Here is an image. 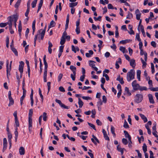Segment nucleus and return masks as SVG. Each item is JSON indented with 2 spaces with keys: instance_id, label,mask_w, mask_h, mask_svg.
<instances>
[{
  "instance_id": "obj_8",
  "label": "nucleus",
  "mask_w": 158,
  "mask_h": 158,
  "mask_svg": "<svg viewBox=\"0 0 158 158\" xmlns=\"http://www.w3.org/2000/svg\"><path fill=\"white\" fill-rule=\"evenodd\" d=\"M149 102L150 103L154 104L155 103L153 99V97L152 95L151 94H149L148 95Z\"/></svg>"
},
{
  "instance_id": "obj_47",
  "label": "nucleus",
  "mask_w": 158,
  "mask_h": 158,
  "mask_svg": "<svg viewBox=\"0 0 158 158\" xmlns=\"http://www.w3.org/2000/svg\"><path fill=\"white\" fill-rule=\"evenodd\" d=\"M88 124L90 127L92 128L94 130H96V129L95 127V126L94 124L89 122L88 123Z\"/></svg>"
},
{
  "instance_id": "obj_38",
  "label": "nucleus",
  "mask_w": 158,
  "mask_h": 158,
  "mask_svg": "<svg viewBox=\"0 0 158 158\" xmlns=\"http://www.w3.org/2000/svg\"><path fill=\"white\" fill-rule=\"evenodd\" d=\"M8 24V22L0 23V27H6Z\"/></svg>"
},
{
  "instance_id": "obj_4",
  "label": "nucleus",
  "mask_w": 158,
  "mask_h": 158,
  "mask_svg": "<svg viewBox=\"0 0 158 158\" xmlns=\"http://www.w3.org/2000/svg\"><path fill=\"white\" fill-rule=\"evenodd\" d=\"M46 26V25L44 30L41 29L38 31V32L40 33L41 39L42 40L43 39L44 35L45 32Z\"/></svg>"
},
{
  "instance_id": "obj_45",
  "label": "nucleus",
  "mask_w": 158,
  "mask_h": 158,
  "mask_svg": "<svg viewBox=\"0 0 158 158\" xmlns=\"http://www.w3.org/2000/svg\"><path fill=\"white\" fill-rule=\"evenodd\" d=\"M7 135L8 141L11 140V139L12 138V135L11 133L9 132L7 133Z\"/></svg>"
},
{
  "instance_id": "obj_16",
  "label": "nucleus",
  "mask_w": 158,
  "mask_h": 158,
  "mask_svg": "<svg viewBox=\"0 0 158 158\" xmlns=\"http://www.w3.org/2000/svg\"><path fill=\"white\" fill-rule=\"evenodd\" d=\"M139 115L141 118L143 120L144 123H146L148 121L147 118L143 114H139Z\"/></svg>"
},
{
  "instance_id": "obj_17",
  "label": "nucleus",
  "mask_w": 158,
  "mask_h": 158,
  "mask_svg": "<svg viewBox=\"0 0 158 158\" xmlns=\"http://www.w3.org/2000/svg\"><path fill=\"white\" fill-rule=\"evenodd\" d=\"M124 133L125 134V137L126 138H128L129 139H131V136L129 135L128 132L126 131H124Z\"/></svg>"
},
{
  "instance_id": "obj_33",
  "label": "nucleus",
  "mask_w": 158,
  "mask_h": 158,
  "mask_svg": "<svg viewBox=\"0 0 158 158\" xmlns=\"http://www.w3.org/2000/svg\"><path fill=\"white\" fill-rule=\"evenodd\" d=\"M139 89L141 91H143V90H147V88L145 86H141L139 85Z\"/></svg>"
},
{
  "instance_id": "obj_49",
  "label": "nucleus",
  "mask_w": 158,
  "mask_h": 158,
  "mask_svg": "<svg viewBox=\"0 0 158 158\" xmlns=\"http://www.w3.org/2000/svg\"><path fill=\"white\" fill-rule=\"evenodd\" d=\"M15 123L16 125V127H19V122L18 120V118H15Z\"/></svg>"
},
{
  "instance_id": "obj_6",
  "label": "nucleus",
  "mask_w": 158,
  "mask_h": 158,
  "mask_svg": "<svg viewBox=\"0 0 158 158\" xmlns=\"http://www.w3.org/2000/svg\"><path fill=\"white\" fill-rule=\"evenodd\" d=\"M24 63L23 61H21L19 62V70L20 73H22L23 72V67Z\"/></svg>"
},
{
  "instance_id": "obj_23",
  "label": "nucleus",
  "mask_w": 158,
  "mask_h": 158,
  "mask_svg": "<svg viewBox=\"0 0 158 158\" xmlns=\"http://www.w3.org/2000/svg\"><path fill=\"white\" fill-rule=\"evenodd\" d=\"M129 27H129V29L130 30V31H129L128 33L130 34H135V32L134 31L132 30V26L130 24L129 25H128Z\"/></svg>"
},
{
  "instance_id": "obj_30",
  "label": "nucleus",
  "mask_w": 158,
  "mask_h": 158,
  "mask_svg": "<svg viewBox=\"0 0 158 158\" xmlns=\"http://www.w3.org/2000/svg\"><path fill=\"white\" fill-rule=\"evenodd\" d=\"M69 19L67 18L65 26V30H66L68 27L69 23Z\"/></svg>"
},
{
  "instance_id": "obj_9",
  "label": "nucleus",
  "mask_w": 158,
  "mask_h": 158,
  "mask_svg": "<svg viewBox=\"0 0 158 158\" xmlns=\"http://www.w3.org/2000/svg\"><path fill=\"white\" fill-rule=\"evenodd\" d=\"M48 51L50 54H51L52 52V49L51 48L52 47V44L49 41L48 42Z\"/></svg>"
},
{
  "instance_id": "obj_50",
  "label": "nucleus",
  "mask_w": 158,
  "mask_h": 158,
  "mask_svg": "<svg viewBox=\"0 0 158 158\" xmlns=\"http://www.w3.org/2000/svg\"><path fill=\"white\" fill-rule=\"evenodd\" d=\"M47 73H44V82H46L47 81Z\"/></svg>"
},
{
  "instance_id": "obj_35",
  "label": "nucleus",
  "mask_w": 158,
  "mask_h": 158,
  "mask_svg": "<svg viewBox=\"0 0 158 158\" xmlns=\"http://www.w3.org/2000/svg\"><path fill=\"white\" fill-rule=\"evenodd\" d=\"M28 123H29V127H32V118H28Z\"/></svg>"
},
{
  "instance_id": "obj_61",
  "label": "nucleus",
  "mask_w": 158,
  "mask_h": 158,
  "mask_svg": "<svg viewBox=\"0 0 158 158\" xmlns=\"http://www.w3.org/2000/svg\"><path fill=\"white\" fill-rule=\"evenodd\" d=\"M75 76L76 75L73 74H71L70 75L71 78L72 79V80L74 81L75 80Z\"/></svg>"
},
{
  "instance_id": "obj_28",
  "label": "nucleus",
  "mask_w": 158,
  "mask_h": 158,
  "mask_svg": "<svg viewBox=\"0 0 158 158\" xmlns=\"http://www.w3.org/2000/svg\"><path fill=\"white\" fill-rule=\"evenodd\" d=\"M128 15L126 17L127 19H131V18H132L133 17V15L132 13H130V12L128 11Z\"/></svg>"
},
{
  "instance_id": "obj_60",
  "label": "nucleus",
  "mask_w": 158,
  "mask_h": 158,
  "mask_svg": "<svg viewBox=\"0 0 158 158\" xmlns=\"http://www.w3.org/2000/svg\"><path fill=\"white\" fill-rule=\"evenodd\" d=\"M128 140H129V144L128 145V146L129 148H131L132 147L131 144L132 143V142L131 141V139L130 140L129 139Z\"/></svg>"
},
{
  "instance_id": "obj_5",
  "label": "nucleus",
  "mask_w": 158,
  "mask_h": 158,
  "mask_svg": "<svg viewBox=\"0 0 158 158\" xmlns=\"http://www.w3.org/2000/svg\"><path fill=\"white\" fill-rule=\"evenodd\" d=\"M132 85L133 89L135 90H138L139 89V84L136 83V80L133 81L132 83Z\"/></svg>"
},
{
  "instance_id": "obj_22",
  "label": "nucleus",
  "mask_w": 158,
  "mask_h": 158,
  "mask_svg": "<svg viewBox=\"0 0 158 158\" xmlns=\"http://www.w3.org/2000/svg\"><path fill=\"white\" fill-rule=\"evenodd\" d=\"M78 104L79 105V107L80 108H81L84 104L83 102L80 98H78Z\"/></svg>"
},
{
  "instance_id": "obj_39",
  "label": "nucleus",
  "mask_w": 158,
  "mask_h": 158,
  "mask_svg": "<svg viewBox=\"0 0 158 158\" xmlns=\"http://www.w3.org/2000/svg\"><path fill=\"white\" fill-rule=\"evenodd\" d=\"M143 150L144 153L147 151V146L146 144L144 143L143 146Z\"/></svg>"
},
{
  "instance_id": "obj_41",
  "label": "nucleus",
  "mask_w": 158,
  "mask_h": 158,
  "mask_svg": "<svg viewBox=\"0 0 158 158\" xmlns=\"http://www.w3.org/2000/svg\"><path fill=\"white\" fill-rule=\"evenodd\" d=\"M14 22L15 23V27H16V23L17 22V19H18V18L16 16V15H14Z\"/></svg>"
},
{
  "instance_id": "obj_54",
  "label": "nucleus",
  "mask_w": 158,
  "mask_h": 158,
  "mask_svg": "<svg viewBox=\"0 0 158 158\" xmlns=\"http://www.w3.org/2000/svg\"><path fill=\"white\" fill-rule=\"evenodd\" d=\"M22 30V27H18V31L19 36L20 37L21 35V31Z\"/></svg>"
},
{
  "instance_id": "obj_42",
  "label": "nucleus",
  "mask_w": 158,
  "mask_h": 158,
  "mask_svg": "<svg viewBox=\"0 0 158 158\" xmlns=\"http://www.w3.org/2000/svg\"><path fill=\"white\" fill-rule=\"evenodd\" d=\"M39 93L40 97V98H41V99H42V102H43V96L41 93V91L40 88H39Z\"/></svg>"
},
{
  "instance_id": "obj_59",
  "label": "nucleus",
  "mask_w": 158,
  "mask_h": 158,
  "mask_svg": "<svg viewBox=\"0 0 158 158\" xmlns=\"http://www.w3.org/2000/svg\"><path fill=\"white\" fill-rule=\"evenodd\" d=\"M103 76L105 77L106 81H108L109 80V78L108 75L106 73H103Z\"/></svg>"
},
{
  "instance_id": "obj_15",
  "label": "nucleus",
  "mask_w": 158,
  "mask_h": 158,
  "mask_svg": "<svg viewBox=\"0 0 158 158\" xmlns=\"http://www.w3.org/2000/svg\"><path fill=\"white\" fill-rule=\"evenodd\" d=\"M40 35V33H38L37 32V34L35 35L34 40V46H35L36 45V41L37 40V39L38 38L39 39V36Z\"/></svg>"
},
{
  "instance_id": "obj_10",
  "label": "nucleus",
  "mask_w": 158,
  "mask_h": 158,
  "mask_svg": "<svg viewBox=\"0 0 158 158\" xmlns=\"http://www.w3.org/2000/svg\"><path fill=\"white\" fill-rule=\"evenodd\" d=\"M130 65L133 68H134L135 66V60L134 59H131L130 60Z\"/></svg>"
},
{
  "instance_id": "obj_62",
  "label": "nucleus",
  "mask_w": 158,
  "mask_h": 158,
  "mask_svg": "<svg viewBox=\"0 0 158 158\" xmlns=\"http://www.w3.org/2000/svg\"><path fill=\"white\" fill-rule=\"evenodd\" d=\"M136 38L139 41H141V40L140 38L139 35V34L137 33L136 35Z\"/></svg>"
},
{
  "instance_id": "obj_25",
  "label": "nucleus",
  "mask_w": 158,
  "mask_h": 158,
  "mask_svg": "<svg viewBox=\"0 0 158 158\" xmlns=\"http://www.w3.org/2000/svg\"><path fill=\"white\" fill-rule=\"evenodd\" d=\"M111 131L113 135V136L115 137L116 134L115 133V128L113 126H111Z\"/></svg>"
},
{
  "instance_id": "obj_27",
  "label": "nucleus",
  "mask_w": 158,
  "mask_h": 158,
  "mask_svg": "<svg viewBox=\"0 0 158 158\" xmlns=\"http://www.w3.org/2000/svg\"><path fill=\"white\" fill-rule=\"evenodd\" d=\"M65 37H61L60 39V44L61 45H63L65 43Z\"/></svg>"
},
{
  "instance_id": "obj_1",
  "label": "nucleus",
  "mask_w": 158,
  "mask_h": 158,
  "mask_svg": "<svg viewBox=\"0 0 158 158\" xmlns=\"http://www.w3.org/2000/svg\"><path fill=\"white\" fill-rule=\"evenodd\" d=\"M135 71L133 69H131L127 73V80L128 81H130L131 80L135 78Z\"/></svg>"
},
{
  "instance_id": "obj_11",
  "label": "nucleus",
  "mask_w": 158,
  "mask_h": 158,
  "mask_svg": "<svg viewBox=\"0 0 158 158\" xmlns=\"http://www.w3.org/2000/svg\"><path fill=\"white\" fill-rule=\"evenodd\" d=\"M102 132L103 134V135H104V137L105 138V139L107 140H110L109 138V137L108 136V135H107L106 131L104 129H103L102 130Z\"/></svg>"
},
{
  "instance_id": "obj_20",
  "label": "nucleus",
  "mask_w": 158,
  "mask_h": 158,
  "mask_svg": "<svg viewBox=\"0 0 158 158\" xmlns=\"http://www.w3.org/2000/svg\"><path fill=\"white\" fill-rule=\"evenodd\" d=\"M9 100V103L8 104V106H10L13 105L14 103V100L12 98V97L8 98Z\"/></svg>"
},
{
  "instance_id": "obj_64",
  "label": "nucleus",
  "mask_w": 158,
  "mask_h": 158,
  "mask_svg": "<svg viewBox=\"0 0 158 158\" xmlns=\"http://www.w3.org/2000/svg\"><path fill=\"white\" fill-rule=\"evenodd\" d=\"M151 44L153 47L155 48L156 47V44L154 41H152L151 43Z\"/></svg>"
},
{
  "instance_id": "obj_55",
  "label": "nucleus",
  "mask_w": 158,
  "mask_h": 158,
  "mask_svg": "<svg viewBox=\"0 0 158 158\" xmlns=\"http://www.w3.org/2000/svg\"><path fill=\"white\" fill-rule=\"evenodd\" d=\"M117 149L118 152H120L121 150H125L124 148H121L119 145H118L117 147Z\"/></svg>"
},
{
  "instance_id": "obj_14",
  "label": "nucleus",
  "mask_w": 158,
  "mask_h": 158,
  "mask_svg": "<svg viewBox=\"0 0 158 158\" xmlns=\"http://www.w3.org/2000/svg\"><path fill=\"white\" fill-rule=\"evenodd\" d=\"M70 69L72 71L74 74L76 75V67L73 65H71L70 67Z\"/></svg>"
},
{
  "instance_id": "obj_31",
  "label": "nucleus",
  "mask_w": 158,
  "mask_h": 158,
  "mask_svg": "<svg viewBox=\"0 0 158 158\" xmlns=\"http://www.w3.org/2000/svg\"><path fill=\"white\" fill-rule=\"evenodd\" d=\"M77 2H75L74 3H71L69 4V7L71 8H73L75 6H76L77 4Z\"/></svg>"
},
{
  "instance_id": "obj_52",
  "label": "nucleus",
  "mask_w": 158,
  "mask_h": 158,
  "mask_svg": "<svg viewBox=\"0 0 158 158\" xmlns=\"http://www.w3.org/2000/svg\"><path fill=\"white\" fill-rule=\"evenodd\" d=\"M66 136L69 140L72 141H74L75 140V139L73 137H70L68 135H66Z\"/></svg>"
},
{
  "instance_id": "obj_48",
  "label": "nucleus",
  "mask_w": 158,
  "mask_h": 158,
  "mask_svg": "<svg viewBox=\"0 0 158 158\" xmlns=\"http://www.w3.org/2000/svg\"><path fill=\"white\" fill-rule=\"evenodd\" d=\"M99 44H98V46L99 48V51H100L101 48V45L103 43V42L102 40H99Z\"/></svg>"
},
{
  "instance_id": "obj_3",
  "label": "nucleus",
  "mask_w": 158,
  "mask_h": 158,
  "mask_svg": "<svg viewBox=\"0 0 158 158\" xmlns=\"http://www.w3.org/2000/svg\"><path fill=\"white\" fill-rule=\"evenodd\" d=\"M56 102L58 103L61 107H62L64 109H68L69 108L70 106H66L64 104H63L60 100L56 99L55 100Z\"/></svg>"
},
{
  "instance_id": "obj_26",
  "label": "nucleus",
  "mask_w": 158,
  "mask_h": 158,
  "mask_svg": "<svg viewBox=\"0 0 158 158\" xmlns=\"http://www.w3.org/2000/svg\"><path fill=\"white\" fill-rule=\"evenodd\" d=\"M21 0H18L17 2L15 5V7L16 8H18L20 5Z\"/></svg>"
},
{
  "instance_id": "obj_53",
  "label": "nucleus",
  "mask_w": 158,
  "mask_h": 158,
  "mask_svg": "<svg viewBox=\"0 0 158 158\" xmlns=\"http://www.w3.org/2000/svg\"><path fill=\"white\" fill-rule=\"evenodd\" d=\"M47 85L48 87V93L51 89V82H48L47 83Z\"/></svg>"
},
{
  "instance_id": "obj_63",
  "label": "nucleus",
  "mask_w": 158,
  "mask_h": 158,
  "mask_svg": "<svg viewBox=\"0 0 158 158\" xmlns=\"http://www.w3.org/2000/svg\"><path fill=\"white\" fill-rule=\"evenodd\" d=\"M76 32L77 34H79L80 33V27H76Z\"/></svg>"
},
{
  "instance_id": "obj_13",
  "label": "nucleus",
  "mask_w": 158,
  "mask_h": 158,
  "mask_svg": "<svg viewBox=\"0 0 158 158\" xmlns=\"http://www.w3.org/2000/svg\"><path fill=\"white\" fill-rule=\"evenodd\" d=\"M11 49L12 51L13 52L15 53V54L16 56H18V52L17 51L16 48H14L12 46V45H10Z\"/></svg>"
},
{
  "instance_id": "obj_37",
  "label": "nucleus",
  "mask_w": 158,
  "mask_h": 158,
  "mask_svg": "<svg viewBox=\"0 0 158 158\" xmlns=\"http://www.w3.org/2000/svg\"><path fill=\"white\" fill-rule=\"evenodd\" d=\"M123 126L126 128H128L129 127L126 121V120H125Z\"/></svg>"
},
{
  "instance_id": "obj_24",
  "label": "nucleus",
  "mask_w": 158,
  "mask_h": 158,
  "mask_svg": "<svg viewBox=\"0 0 158 158\" xmlns=\"http://www.w3.org/2000/svg\"><path fill=\"white\" fill-rule=\"evenodd\" d=\"M132 41L131 40H122L120 42V44H124L126 43H128Z\"/></svg>"
},
{
  "instance_id": "obj_12",
  "label": "nucleus",
  "mask_w": 158,
  "mask_h": 158,
  "mask_svg": "<svg viewBox=\"0 0 158 158\" xmlns=\"http://www.w3.org/2000/svg\"><path fill=\"white\" fill-rule=\"evenodd\" d=\"M19 152L20 155H23L25 153V149L23 147H21L20 148L19 150Z\"/></svg>"
},
{
  "instance_id": "obj_43",
  "label": "nucleus",
  "mask_w": 158,
  "mask_h": 158,
  "mask_svg": "<svg viewBox=\"0 0 158 158\" xmlns=\"http://www.w3.org/2000/svg\"><path fill=\"white\" fill-rule=\"evenodd\" d=\"M47 113L46 112H44L43 113V119L44 121L47 120Z\"/></svg>"
},
{
  "instance_id": "obj_19",
  "label": "nucleus",
  "mask_w": 158,
  "mask_h": 158,
  "mask_svg": "<svg viewBox=\"0 0 158 158\" xmlns=\"http://www.w3.org/2000/svg\"><path fill=\"white\" fill-rule=\"evenodd\" d=\"M116 80L119 81V82L121 84H123L124 83V81H123V78L122 77L121 78L120 76V75H119V76L117 78Z\"/></svg>"
},
{
  "instance_id": "obj_46",
  "label": "nucleus",
  "mask_w": 158,
  "mask_h": 158,
  "mask_svg": "<svg viewBox=\"0 0 158 158\" xmlns=\"http://www.w3.org/2000/svg\"><path fill=\"white\" fill-rule=\"evenodd\" d=\"M101 18L102 16H99L98 18H96V17H94V19L96 21L97 20L101 21Z\"/></svg>"
},
{
  "instance_id": "obj_18",
  "label": "nucleus",
  "mask_w": 158,
  "mask_h": 158,
  "mask_svg": "<svg viewBox=\"0 0 158 158\" xmlns=\"http://www.w3.org/2000/svg\"><path fill=\"white\" fill-rule=\"evenodd\" d=\"M89 53H86L85 54V56L87 57H90L91 55H92L94 53L91 50H89Z\"/></svg>"
},
{
  "instance_id": "obj_34",
  "label": "nucleus",
  "mask_w": 158,
  "mask_h": 158,
  "mask_svg": "<svg viewBox=\"0 0 158 158\" xmlns=\"http://www.w3.org/2000/svg\"><path fill=\"white\" fill-rule=\"evenodd\" d=\"M9 23H12V22L14 20V15L13 16H10L8 18Z\"/></svg>"
},
{
  "instance_id": "obj_2",
  "label": "nucleus",
  "mask_w": 158,
  "mask_h": 158,
  "mask_svg": "<svg viewBox=\"0 0 158 158\" xmlns=\"http://www.w3.org/2000/svg\"><path fill=\"white\" fill-rule=\"evenodd\" d=\"M143 99V96L142 94H137L135 96L134 102L137 103H140Z\"/></svg>"
},
{
  "instance_id": "obj_56",
  "label": "nucleus",
  "mask_w": 158,
  "mask_h": 158,
  "mask_svg": "<svg viewBox=\"0 0 158 158\" xmlns=\"http://www.w3.org/2000/svg\"><path fill=\"white\" fill-rule=\"evenodd\" d=\"M119 50L122 51L123 53H124L125 52V48L122 46H120Z\"/></svg>"
},
{
  "instance_id": "obj_40",
  "label": "nucleus",
  "mask_w": 158,
  "mask_h": 158,
  "mask_svg": "<svg viewBox=\"0 0 158 158\" xmlns=\"http://www.w3.org/2000/svg\"><path fill=\"white\" fill-rule=\"evenodd\" d=\"M122 142L125 145H127L128 143L127 140L125 138H123L122 139Z\"/></svg>"
},
{
  "instance_id": "obj_57",
  "label": "nucleus",
  "mask_w": 158,
  "mask_h": 158,
  "mask_svg": "<svg viewBox=\"0 0 158 158\" xmlns=\"http://www.w3.org/2000/svg\"><path fill=\"white\" fill-rule=\"evenodd\" d=\"M63 76V75L62 73H60L58 75V81L59 82L60 81H61V79H62Z\"/></svg>"
},
{
  "instance_id": "obj_36",
  "label": "nucleus",
  "mask_w": 158,
  "mask_h": 158,
  "mask_svg": "<svg viewBox=\"0 0 158 158\" xmlns=\"http://www.w3.org/2000/svg\"><path fill=\"white\" fill-rule=\"evenodd\" d=\"M33 114V110L31 109L29 110V118H32V116Z\"/></svg>"
},
{
  "instance_id": "obj_44",
  "label": "nucleus",
  "mask_w": 158,
  "mask_h": 158,
  "mask_svg": "<svg viewBox=\"0 0 158 158\" xmlns=\"http://www.w3.org/2000/svg\"><path fill=\"white\" fill-rule=\"evenodd\" d=\"M119 0L120 1L121 3H124L125 5L127 6H130V4L128 3L126 1H125L124 0Z\"/></svg>"
},
{
  "instance_id": "obj_21",
  "label": "nucleus",
  "mask_w": 158,
  "mask_h": 158,
  "mask_svg": "<svg viewBox=\"0 0 158 158\" xmlns=\"http://www.w3.org/2000/svg\"><path fill=\"white\" fill-rule=\"evenodd\" d=\"M56 25L55 22L53 20H52L50 23V25L48 26V29L51 27H53L55 26Z\"/></svg>"
},
{
  "instance_id": "obj_58",
  "label": "nucleus",
  "mask_w": 158,
  "mask_h": 158,
  "mask_svg": "<svg viewBox=\"0 0 158 158\" xmlns=\"http://www.w3.org/2000/svg\"><path fill=\"white\" fill-rule=\"evenodd\" d=\"M102 102L101 100V99H99V101L97 103V106H100L102 105Z\"/></svg>"
},
{
  "instance_id": "obj_32",
  "label": "nucleus",
  "mask_w": 158,
  "mask_h": 158,
  "mask_svg": "<svg viewBox=\"0 0 158 158\" xmlns=\"http://www.w3.org/2000/svg\"><path fill=\"white\" fill-rule=\"evenodd\" d=\"M37 0H34L31 3L32 7L34 8L35 7L37 2Z\"/></svg>"
},
{
  "instance_id": "obj_7",
  "label": "nucleus",
  "mask_w": 158,
  "mask_h": 158,
  "mask_svg": "<svg viewBox=\"0 0 158 158\" xmlns=\"http://www.w3.org/2000/svg\"><path fill=\"white\" fill-rule=\"evenodd\" d=\"M8 65H9V61L8 60H7L6 61V74H7V77L8 78V75H10V72L11 70V69H9L8 68Z\"/></svg>"
},
{
  "instance_id": "obj_29",
  "label": "nucleus",
  "mask_w": 158,
  "mask_h": 158,
  "mask_svg": "<svg viewBox=\"0 0 158 158\" xmlns=\"http://www.w3.org/2000/svg\"><path fill=\"white\" fill-rule=\"evenodd\" d=\"M89 64L90 66L92 67V68L94 67L95 64L94 63H95V62L93 60H90L89 61Z\"/></svg>"
},
{
  "instance_id": "obj_51",
  "label": "nucleus",
  "mask_w": 158,
  "mask_h": 158,
  "mask_svg": "<svg viewBox=\"0 0 158 158\" xmlns=\"http://www.w3.org/2000/svg\"><path fill=\"white\" fill-rule=\"evenodd\" d=\"M141 60L143 64V67H145L147 65V63H146V61H144L143 59H142V58H141Z\"/></svg>"
}]
</instances>
